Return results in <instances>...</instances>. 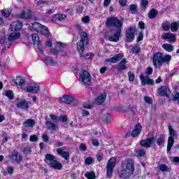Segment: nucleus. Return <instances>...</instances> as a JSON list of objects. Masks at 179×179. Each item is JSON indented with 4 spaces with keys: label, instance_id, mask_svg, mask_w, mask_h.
Segmentation results:
<instances>
[{
    "label": "nucleus",
    "instance_id": "nucleus-29",
    "mask_svg": "<svg viewBox=\"0 0 179 179\" xmlns=\"http://www.w3.org/2000/svg\"><path fill=\"white\" fill-rule=\"evenodd\" d=\"M107 99V94L103 93L101 94L96 99H95V104L100 105L102 103H104L106 101V99Z\"/></svg>",
    "mask_w": 179,
    "mask_h": 179
},
{
    "label": "nucleus",
    "instance_id": "nucleus-48",
    "mask_svg": "<svg viewBox=\"0 0 179 179\" xmlns=\"http://www.w3.org/2000/svg\"><path fill=\"white\" fill-rule=\"evenodd\" d=\"M85 177L88 179H94L96 177V175L94 174V172H87L85 174Z\"/></svg>",
    "mask_w": 179,
    "mask_h": 179
},
{
    "label": "nucleus",
    "instance_id": "nucleus-62",
    "mask_svg": "<svg viewBox=\"0 0 179 179\" xmlns=\"http://www.w3.org/2000/svg\"><path fill=\"white\" fill-rule=\"evenodd\" d=\"M42 139H43V141H45V142H49V141H50V137H48V136H47V134H43V136H42Z\"/></svg>",
    "mask_w": 179,
    "mask_h": 179
},
{
    "label": "nucleus",
    "instance_id": "nucleus-40",
    "mask_svg": "<svg viewBox=\"0 0 179 179\" xmlns=\"http://www.w3.org/2000/svg\"><path fill=\"white\" fill-rule=\"evenodd\" d=\"M39 31L40 33H41V34H43V36H48V34H50V31L48 30V28L44 25H42Z\"/></svg>",
    "mask_w": 179,
    "mask_h": 179
},
{
    "label": "nucleus",
    "instance_id": "nucleus-42",
    "mask_svg": "<svg viewBox=\"0 0 179 179\" xmlns=\"http://www.w3.org/2000/svg\"><path fill=\"white\" fill-rule=\"evenodd\" d=\"M43 24L38 23V22H34L32 24V29L33 30H35V31H40L41 29Z\"/></svg>",
    "mask_w": 179,
    "mask_h": 179
},
{
    "label": "nucleus",
    "instance_id": "nucleus-31",
    "mask_svg": "<svg viewBox=\"0 0 179 179\" xmlns=\"http://www.w3.org/2000/svg\"><path fill=\"white\" fill-rule=\"evenodd\" d=\"M113 120V116L110 113H106L102 117V121L104 124H110Z\"/></svg>",
    "mask_w": 179,
    "mask_h": 179
},
{
    "label": "nucleus",
    "instance_id": "nucleus-58",
    "mask_svg": "<svg viewBox=\"0 0 179 179\" xmlns=\"http://www.w3.org/2000/svg\"><path fill=\"white\" fill-rule=\"evenodd\" d=\"M83 23H89L90 22V18L89 16H85L82 18Z\"/></svg>",
    "mask_w": 179,
    "mask_h": 179
},
{
    "label": "nucleus",
    "instance_id": "nucleus-35",
    "mask_svg": "<svg viewBox=\"0 0 179 179\" xmlns=\"http://www.w3.org/2000/svg\"><path fill=\"white\" fill-rule=\"evenodd\" d=\"M46 126L48 129L50 131H57L58 129V126L50 121L46 122Z\"/></svg>",
    "mask_w": 179,
    "mask_h": 179
},
{
    "label": "nucleus",
    "instance_id": "nucleus-60",
    "mask_svg": "<svg viewBox=\"0 0 179 179\" xmlns=\"http://www.w3.org/2000/svg\"><path fill=\"white\" fill-rule=\"evenodd\" d=\"M81 114L83 117H87L88 115H90V113H89V111L82 109Z\"/></svg>",
    "mask_w": 179,
    "mask_h": 179
},
{
    "label": "nucleus",
    "instance_id": "nucleus-49",
    "mask_svg": "<svg viewBox=\"0 0 179 179\" xmlns=\"http://www.w3.org/2000/svg\"><path fill=\"white\" fill-rule=\"evenodd\" d=\"M50 54H52V55H58L60 54L61 55V51H59V50H57L56 48H52L50 50Z\"/></svg>",
    "mask_w": 179,
    "mask_h": 179
},
{
    "label": "nucleus",
    "instance_id": "nucleus-54",
    "mask_svg": "<svg viewBox=\"0 0 179 179\" xmlns=\"http://www.w3.org/2000/svg\"><path fill=\"white\" fill-rule=\"evenodd\" d=\"M79 149L80 150H82L83 152H86L87 149V147L86 146V144L85 143H81L80 145H79Z\"/></svg>",
    "mask_w": 179,
    "mask_h": 179
},
{
    "label": "nucleus",
    "instance_id": "nucleus-21",
    "mask_svg": "<svg viewBox=\"0 0 179 179\" xmlns=\"http://www.w3.org/2000/svg\"><path fill=\"white\" fill-rule=\"evenodd\" d=\"M10 158L13 163H20L22 161V155L17 152H15L10 155Z\"/></svg>",
    "mask_w": 179,
    "mask_h": 179
},
{
    "label": "nucleus",
    "instance_id": "nucleus-61",
    "mask_svg": "<svg viewBox=\"0 0 179 179\" xmlns=\"http://www.w3.org/2000/svg\"><path fill=\"white\" fill-rule=\"evenodd\" d=\"M92 145L94 146L97 147V146H99V145H100V143L99 142V140H97V139H92Z\"/></svg>",
    "mask_w": 179,
    "mask_h": 179
},
{
    "label": "nucleus",
    "instance_id": "nucleus-2",
    "mask_svg": "<svg viewBox=\"0 0 179 179\" xmlns=\"http://www.w3.org/2000/svg\"><path fill=\"white\" fill-rule=\"evenodd\" d=\"M171 61V55H166L163 57V53L157 52L154 54L152 62L155 68H160L163 64H169Z\"/></svg>",
    "mask_w": 179,
    "mask_h": 179
},
{
    "label": "nucleus",
    "instance_id": "nucleus-25",
    "mask_svg": "<svg viewBox=\"0 0 179 179\" xmlns=\"http://www.w3.org/2000/svg\"><path fill=\"white\" fill-rule=\"evenodd\" d=\"M55 48L57 49L61 52V55L63 57H65V55H67L66 51L65 50V48H64V43L61 42H57Z\"/></svg>",
    "mask_w": 179,
    "mask_h": 179
},
{
    "label": "nucleus",
    "instance_id": "nucleus-51",
    "mask_svg": "<svg viewBox=\"0 0 179 179\" xmlns=\"http://www.w3.org/2000/svg\"><path fill=\"white\" fill-rule=\"evenodd\" d=\"M50 120H52L53 122H58V121H59V117H58V116L54 114H50Z\"/></svg>",
    "mask_w": 179,
    "mask_h": 179
},
{
    "label": "nucleus",
    "instance_id": "nucleus-33",
    "mask_svg": "<svg viewBox=\"0 0 179 179\" xmlns=\"http://www.w3.org/2000/svg\"><path fill=\"white\" fill-rule=\"evenodd\" d=\"M66 19V15L64 14H56L52 16V20L55 22H61L62 20H65Z\"/></svg>",
    "mask_w": 179,
    "mask_h": 179
},
{
    "label": "nucleus",
    "instance_id": "nucleus-55",
    "mask_svg": "<svg viewBox=\"0 0 179 179\" xmlns=\"http://www.w3.org/2000/svg\"><path fill=\"white\" fill-rule=\"evenodd\" d=\"M29 139L31 142H37V141H38V136H37V135H32L30 136Z\"/></svg>",
    "mask_w": 179,
    "mask_h": 179
},
{
    "label": "nucleus",
    "instance_id": "nucleus-44",
    "mask_svg": "<svg viewBox=\"0 0 179 179\" xmlns=\"http://www.w3.org/2000/svg\"><path fill=\"white\" fill-rule=\"evenodd\" d=\"M171 24L170 22H165L162 24V29L163 30H164L165 31H169V30H170L171 29Z\"/></svg>",
    "mask_w": 179,
    "mask_h": 179
},
{
    "label": "nucleus",
    "instance_id": "nucleus-11",
    "mask_svg": "<svg viewBox=\"0 0 179 179\" xmlns=\"http://www.w3.org/2000/svg\"><path fill=\"white\" fill-rule=\"evenodd\" d=\"M59 103H64V104H72L75 101V97L72 95L64 94L58 99Z\"/></svg>",
    "mask_w": 179,
    "mask_h": 179
},
{
    "label": "nucleus",
    "instance_id": "nucleus-64",
    "mask_svg": "<svg viewBox=\"0 0 179 179\" xmlns=\"http://www.w3.org/2000/svg\"><path fill=\"white\" fill-rule=\"evenodd\" d=\"M8 174H13V168L12 166H8L7 168Z\"/></svg>",
    "mask_w": 179,
    "mask_h": 179
},
{
    "label": "nucleus",
    "instance_id": "nucleus-37",
    "mask_svg": "<svg viewBox=\"0 0 179 179\" xmlns=\"http://www.w3.org/2000/svg\"><path fill=\"white\" fill-rule=\"evenodd\" d=\"M166 139V137L161 134L159 138L157 139V145L158 146H162V145H164V141Z\"/></svg>",
    "mask_w": 179,
    "mask_h": 179
},
{
    "label": "nucleus",
    "instance_id": "nucleus-19",
    "mask_svg": "<svg viewBox=\"0 0 179 179\" xmlns=\"http://www.w3.org/2000/svg\"><path fill=\"white\" fill-rule=\"evenodd\" d=\"M43 61L46 65H50L51 66H58V65H59L52 57H45L43 58Z\"/></svg>",
    "mask_w": 179,
    "mask_h": 179
},
{
    "label": "nucleus",
    "instance_id": "nucleus-5",
    "mask_svg": "<svg viewBox=\"0 0 179 179\" xmlns=\"http://www.w3.org/2000/svg\"><path fill=\"white\" fill-rule=\"evenodd\" d=\"M124 22L116 17H110L106 20V25L107 27H115L117 30H121Z\"/></svg>",
    "mask_w": 179,
    "mask_h": 179
},
{
    "label": "nucleus",
    "instance_id": "nucleus-59",
    "mask_svg": "<svg viewBox=\"0 0 179 179\" xmlns=\"http://www.w3.org/2000/svg\"><path fill=\"white\" fill-rule=\"evenodd\" d=\"M144 100L145 101V103H148V104H152V98L149 97V96H144Z\"/></svg>",
    "mask_w": 179,
    "mask_h": 179
},
{
    "label": "nucleus",
    "instance_id": "nucleus-47",
    "mask_svg": "<svg viewBox=\"0 0 179 179\" xmlns=\"http://www.w3.org/2000/svg\"><path fill=\"white\" fill-rule=\"evenodd\" d=\"M6 96L8 97L10 100H13L15 96L13 95V92L12 90H8L6 92Z\"/></svg>",
    "mask_w": 179,
    "mask_h": 179
},
{
    "label": "nucleus",
    "instance_id": "nucleus-45",
    "mask_svg": "<svg viewBox=\"0 0 179 179\" xmlns=\"http://www.w3.org/2000/svg\"><path fill=\"white\" fill-rule=\"evenodd\" d=\"M130 11L133 14L138 13V6L136 4H131L130 6Z\"/></svg>",
    "mask_w": 179,
    "mask_h": 179
},
{
    "label": "nucleus",
    "instance_id": "nucleus-26",
    "mask_svg": "<svg viewBox=\"0 0 179 179\" xmlns=\"http://www.w3.org/2000/svg\"><path fill=\"white\" fill-rule=\"evenodd\" d=\"M10 29L13 31H17L18 30H20V29H22V22L19 21H15L13 22L10 24Z\"/></svg>",
    "mask_w": 179,
    "mask_h": 179
},
{
    "label": "nucleus",
    "instance_id": "nucleus-28",
    "mask_svg": "<svg viewBox=\"0 0 179 179\" xmlns=\"http://www.w3.org/2000/svg\"><path fill=\"white\" fill-rule=\"evenodd\" d=\"M120 36H121V29L116 30L114 36H110L109 41H113V43H117L120 40Z\"/></svg>",
    "mask_w": 179,
    "mask_h": 179
},
{
    "label": "nucleus",
    "instance_id": "nucleus-50",
    "mask_svg": "<svg viewBox=\"0 0 179 179\" xmlns=\"http://www.w3.org/2000/svg\"><path fill=\"white\" fill-rule=\"evenodd\" d=\"M6 41H8V39L6 40V36H3L0 39V44L3 45V50H8L5 49V46L6 45Z\"/></svg>",
    "mask_w": 179,
    "mask_h": 179
},
{
    "label": "nucleus",
    "instance_id": "nucleus-30",
    "mask_svg": "<svg viewBox=\"0 0 179 179\" xmlns=\"http://www.w3.org/2000/svg\"><path fill=\"white\" fill-rule=\"evenodd\" d=\"M158 92L159 96H169L170 90L167 87L162 86L158 90Z\"/></svg>",
    "mask_w": 179,
    "mask_h": 179
},
{
    "label": "nucleus",
    "instance_id": "nucleus-16",
    "mask_svg": "<svg viewBox=\"0 0 179 179\" xmlns=\"http://www.w3.org/2000/svg\"><path fill=\"white\" fill-rule=\"evenodd\" d=\"M21 19H33V13L30 10H22L20 14Z\"/></svg>",
    "mask_w": 179,
    "mask_h": 179
},
{
    "label": "nucleus",
    "instance_id": "nucleus-52",
    "mask_svg": "<svg viewBox=\"0 0 179 179\" xmlns=\"http://www.w3.org/2000/svg\"><path fill=\"white\" fill-rule=\"evenodd\" d=\"M128 76H129V82H134V79H135V74H134V73L129 71L128 73Z\"/></svg>",
    "mask_w": 179,
    "mask_h": 179
},
{
    "label": "nucleus",
    "instance_id": "nucleus-39",
    "mask_svg": "<svg viewBox=\"0 0 179 179\" xmlns=\"http://www.w3.org/2000/svg\"><path fill=\"white\" fill-rule=\"evenodd\" d=\"M146 155V150H136L135 156L136 157H143Z\"/></svg>",
    "mask_w": 179,
    "mask_h": 179
},
{
    "label": "nucleus",
    "instance_id": "nucleus-15",
    "mask_svg": "<svg viewBox=\"0 0 179 179\" xmlns=\"http://www.w3.org/2000/svg\"><path fill=\"white\" fill-rule=\"evenodd\" d=\"M124 58V54L120 53L115 55L113 57L108 58L106 60V62H110L111 64H116L119 61H121Z\"/></svg>",
    "mask_w": 179,
    "mask_h": 179
},
{
    "label": "nucleus",
    "instance_id": "nucleus-13",
    "mask_svg": "<svg viewBox=\"0 0 179 179\" xmlns=\"http://www.w3.org/2000/svg\"><path fill=\"white\" fill-rule=\"evenodd\" d=\"M155 137H151L140 141V145L143 148H150L153 143H155Z\"/></svg>",
    "mask_w": 179,
    "mask_h": 179
},
{
    "label": "nucleus",
    "instance_id": "nucleus-8",
    "mask_svg": "<svg viewBox=\"0 0 179 179\" xmlns=\"http://www.w3.org/2000/svg\"><path fill=\"white\" fill-rule=\"evenodd\" d=\"M115 164H117V159H115V157L110 158L107 163L106 173L107 176L109 178H111L113 176V171H114V167H115Z\"/></svg>",
    "mask_w": 179,
    "mask_h": 179
},
{
    "label": "nucleus",
    "instance_id": "nucleus-12",
    "mask_svg": "<svg viewBox=\"0 0 179 179\" xmlns=\"http://www.w3.org/2000/svg\"><path fill=\"white\" fill-rule=\"evenodd\" d=\"M16 106L17 108H20L21 110H29L30 108V103L27 102L24 99H20L16 103Z\"/></svg>",
    "mask_w": 179,
    "mask_h": 179
},
{
    "label": "nucleus",
    "instance_id": "nucleus-53",
    "mask_svg": "<svg viewBox=\"0 0 179 179\" xmlns=\"http://www.w3.org/2000/svg\"><path fill=\"white\" fill-rule=\"evenodd\" d=\"M59 121L60 122H66L68 121V116L66 115H62L59 117Z\"/></svg>",
    "mask_w": 179,
    "mask_h": 179
},
{
    "label": "nucleus",
    "instance_id": "nucleus-46",
    "mask_svg": "<svg viewBox=\"0 0 179 179\" xmlns=\"http://www.w3.org/2000/svg\"><path fill=\"white\" fill-rule=\"evenodd\" d=\"M116 110L120 113H128V108L124 106H117L116 107Z\"/></svg>",
    "mask_w": 179,
    "mask_h": 179
},
{
    "label": "nucleus",
    "instance_id": "nucleus-27",
    "mask_svg": "<svg viewBox=\"0 0 179 179\" xmlns=\"http://www.w3.org/2000/svg\"><path fill=\"white\" fill-rule=\"evenodd\" d=\"M24 90L27 92V93H38L40 92V87L28 86L24 88Z\"/></svg>",
    "mask_w": 179,
    "mask_h": 179
},
{
    "label": "nucleus",
    "instance_id": "nucleus-6",
    "mask_svg": "<svg viewBox=\"0 0 179 179\" xmlns=\"http://www.w3.org/2000/svg\"><path fill=\"white\" fill-rule=\"evenodd\" d=\"M79 81L84 86H90L92 85V76L87 71L84 70L80 73Z\"/></svg>",
    "mask_w": 179,
    "mask_h": 179
},
{
    "label": "nucleus",
    "instance_id": "nucleus-17",
    "mask_svg": "<svg viewBox=\"0 0 179 179\" xmlns=\"http://www.w3.org/2000/svg\"><path fill=\"white\" fill-rule=\"evenodd\" d=\"M141 132H142V125L137 124L135 125L134 129L131 131V136L132 138H137V136H139L141 134Z\"/></svg>",
    "mask_w": 179,
    "mask_h": 179
},
{
    "label": "nucleus",
    "instance_id": "nucleus-14",
    "mask_svg": "<svg viewBox=\"0 0 179 179\" xmlns=\"http://www.w3.org/2000/svg\"><path fill=\"white\" fill-rule=\"evenodd\" d=\"M162 40H167L169 43H176V36L172 33H164L162 36Z\"/></svg>",
    "mask_w": 179,
    "mask_h": 179
},
{
    "label": "nucleus",
    "instance_id": "nucleus-24",
    "mask_svg": "<svg viewBox=\"0 0 179 179\" xmlns=\"http://www.w3.org/2000/svg\"><path fill=\"white\" fill-rule=\"evenodd\" d=\"M14 82L15 85L20 86V89H22L24 90V85H26V81H24V78H23V77H17Z\"/></svg>",
    "mask_w": 179,
    "mask_h": 179
},
{
    "label": "nucleus",
    "instance_id": "nucleus-32",
    "mask_svg": "<svg viewBox=\"0 0 179 179\" xmlns=\"http://www.w3.org/2000/svg\"><path fill=\"white\" fill-rule=\"evenodd\" d=\"M158 170H160L162 173H170V167L164 164H160L157 166Z\"/></svg>",
    "mask_w": 179,
    "mask_h": 179
},
{
    "label": "nucleus",
    "instance_id": "nucleus-3",
    "mask_svg": "<svg viewBox=\"0 0 179 179\" xmlns=\"http://www.w3.org/2000/svg\"><path fill=\"white\" fill-rule=\"evenodd\" d=\"M45 162L51 169L55 170H61L62 169V164L58 162L57 157L54 155L47 154L45 157Z\"/></svg>",
    "mask_w": 179,
    "mask_h": 179
},
{
    "label": "nucleus",
    "instance_id": "nucleus-41",
    "mask_svg": "<svg viewBox=\"0 0 179 179\" xmlns=\"http://www.w3.org/2000/svg\"><path fill=\"white\" fill-rule=\"evenodd\" d=\"M179 23L177 22H174L171 23V30L173 32H176L178 31Z\"/></svg>",
    "mask_w": 179,
    "mask_h": 179
},
{
    "label": "nucleus",
    "instance_id": "nucleus-56",
    "mask_svg": "<svg viewBox=\"0 0 179 179\" xmlns=\"http://www.w3.org/2000/svg\"><path fill=\"white\" fill-rule=\"evenodd\" d=\"M149 3L148 0H141V6L143 9L146 8V6L148 5V3Z\"/></svg>",
    "mask_w": 179,
    "mask_h": 179
},
{
    "label": "nucleus",
    "instance_id": "nucleus-10",
    "mask_svg": "<svg viewBox=\"0 0 179 179\" xmlns=\"http://www.w3.org/2000/svg\"><path fill=\"white\" fill-rule=\"evenodd\" d=\"M136 32V29L134 27H129L126 30V41H127V43H131V41H134Z\"/></svg>",
    "mask_w": 179,
    "mask_h": 179
},
{
    "label": "nucleus",
    "instance_id": "nucleus-7",
    "mask_svg": "<svg viewBox=\"0 0 179 179\" xmlns=\"http://www.w3.org/2000/svg\"><path fill=\"white\" fill-rule=\"evenodd\" d=\"M169 137L168 138L167 152H170V150H171V148H173V145H174V139L178 136L177 131H174V129H173L171 126H169Z\"/></svg>",
    "mask_w": 179,
    "mask_h": 179
},
{
    "label": "nucleus",
    "instance_id": "nucleus-34",
    "mask_svg": "<svg viewBox=\"0 0 179 179\" xmlns=\"http://www.w3.org/2000/svg\"><path fill=\"white\" fill-rule=\"evenodd\" d=\"M36 124V121L33 119H28L24 123V127L28 128H33V127Z\"/></svg>",
    "mask_w": 179,
    "mask_h": 179
},
{
    "label": "nucleus",
    "instance_id": "nucleus-18",
    "mask_svg": "<svg viewBox=\"0 0 179 179\" xmlns=\"http://www.w3.org/2000/svg\"><path fill=\"white\" fill-rule=\"evenodd\" d=\"M56 152L59 155V156H62L64 160H69V156H71V154L68 151H64L63 148H57Z\"/></svg>",
    "mask_w": 179,
    "mask_h": 179
},
{
    "label": "nucleus",
    "instance_id": "nucleus-63",
    "mask_svg": "<svg viewBox=\"0 0 179 179\" xmlns=\"http://www.w3.org/2000/svg\"><path fill=\"white\" fill-rule=\"evenodd\" d=\"M171 162L173 163H179V157H173L171 158Z\"/></svg>",
    "mask_w": 179,
    "mask_h": 179
},
{
    "label": "nucleus",
    "instance_id": "nucleus-9",
    "mask_svg": "<svg viewBox=\"0 0 179 179\" xmlns=\"http://www.w3.org/2000/svg\"><path fill=\"white\" fill-rule=\"evenodd\" d=\"M20 33L19 32H14L9 35L8 37V41L6 42L5 45V50H9L10 48V45H12V43L15 40H17V38H20Z\"/></svg>",
    "mask_w": 179,
    "mask_h": 179
},
{
    "label": "nucleus",
    "instance_id": "nucleus-57",
    "mask_svg": "<svg viewBox=\"0 0 179 179\" xmlns=\"http://www.w3.org/2000/svg\"><path fill=\"white\" fill-rule=\"evenodd\" d=\"M139 52H141V48H139L138 46H135L133 48V53L134 54H139Z\"/></svg>",
    "mask_w": 179,
    "mask_h": 179
},
{
    "label": "nucleus",
    "instance_id": "nucleus-38",
    "mask_svg": "<svg viewBox=\"0 0 179 179\" xmlns=\"http://www.w3.org/2000/svg\"><path fill=\"white\" fill-rule=\"evenodd\" d=\"M157 13H159V12L156 9L152 8L148 13V17L150 19H155V17L157 16Z\"/></svg>",
    "mask_w": 179,
    "mask_h": 179
},
{
    "label": "nucleus",
    "instance_id": "nucleus-36",
    "mask_svg": "<svg viewBox=\"0 0 179 179\" xmlns=\"http://www.w3.org/2000/svg\"><path fill=\"white\" fill-rule=\"evenodd\" d=\"M162 48H164L165 51H168V52H171L174 50V47L171 44L169 43L162 45Z\"/></svg>",
    "mask_w": 179,
    "mask_h": 179
},
{
    "label": "nucleus",
    "instance_id": "nucleus-22",
    "mask_svg": "<svg viewBox=\"0 0 179 179\" xmlns=\"http://www.w3.org/2000/svg\"><path fill=\"white\" fill-rule=\"evenodd\" d=\"M140 79L141 80V84L143 85V86H145L146 85H155V81H153V80L149 79L148 78V77L145 78V76L143 74L140 76Z\"/></svg>",
    "mask_w": 179,
    "mask_h": 179
},
{
    "label": "nucleus",
    "instance_id": "nucleus-23",
    "mask_svg": "<svg viewBox=\"0 0 179 179\" xmlns=\"http://www.w3.org/2000/svg\"><path fill=\"white\" fill-rule=\"evenodd\" d=\"M117 71L121 72V71H125L127 69V59H122L116 66Z\"/></svg>",
    "mask_w": 179,
    "mask_h": 179
},
{
    "label": "nucleus",
    "instance_id": "nucleus-4",
    "mask_svg": "<svg viewBox=\"0 0 179 179\" xmlns=\"http://www.w3.org/2000/svg\"><path fill=\"white\" fill-rule=\"evenodd\" d=\"M89 44V36L86 32L80 33V40L78 43H77V48L82 55L83 51H85V45H87Z\"/></svg>",
    "mask_w": 179,
    "mask_h": 179
},
{
    "label": "nucleus",
    "instance_id": "nucleus-43",
    "mask_svg": "<svg viewBox=\"0 0 179 179\" xmlns=\"http://www.w3.org/2000/svg\"><path fill=\"white\" fill-rule=\"evenodd\" d=\"M1 13L4 17H9V16H10V13H12V10L10 9H3L1 11Z\"/></svg>",
    "mask_w": 179,
    "mask_h": 179
},
{
    "label": "nucleus",
    "instance_id": "nucleus-1",
    "mask_svg": "<svg viewBox=\"0 0 179 179\" xmlns=\"http://www.w3.org/2000/svg\"><path fill=\"white\" fill-rule=\"evenodd\" d=\"M135 171V162L132 159H126L120 166L117 171L120 178L128 179Z\"/></svg>",
    "mask_w": 179,
    "mask_h": 179
},
{
    "label": "nucleus",
    "instance_id": "nucleus-20",
    "mask_svg": "<svg viewBox=\"0 0 179 179\" xmlns=\"http://www.w3.org/2000/svg\"><path fill=\"white\" fill-rule=\"evenodd\" d=\"M32 41H34V44H36L39 51H43V47L41 45V41H40V36L37 34H33L32 36Z\"/></svg>",
    "mask_w": 179,
    "mask_h": 179
}]
</instances>
